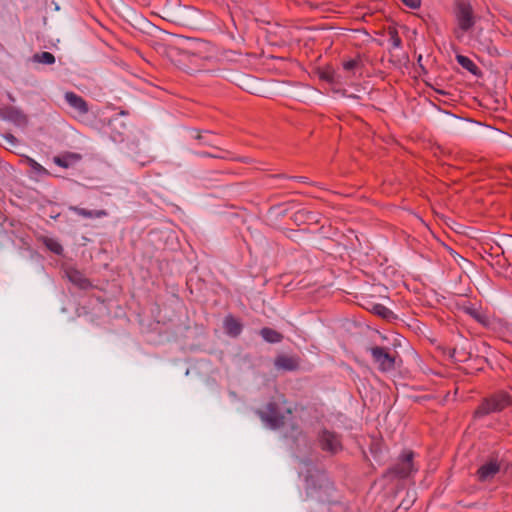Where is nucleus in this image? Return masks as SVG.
Returning a JSON list of instances; mask_svg holds the SVG:
<instances>
[{"label":"nucleus","instance_id":"5","mask_svg":"<svg viewBox=\"0 0 512 512\" xmlns=\"http://www.w3.org/2000/svg\"><path fill=\"white\" fill-rule=\"evenodd\" d=\"M65 100L68 103V105L74 110L75 118H81L88 113L89 108L87 102L76 93L66 92Z\"/></svg>","mask_w":512,"mask_h":512},{"label":"nucleus","instance_id":"15","mask_svg":"<svg viewBox=\"0 0 512 512\" xmlns=\"http://www.w3.org/2000/svg\"><path fill=\"white\" fill-rule=\"evenodd\" d=\"M44 244L47 247V249H49L51 252H53L57 255H60L63 252V247H62L61 243L55 238L46 237L44 239Z\"/></svg>","mask_w":512,"mask_h":512},{"label":"nucleus","instance_id":"16","mask_svg":"<svg viewBox=\"0 0 512 512\" xmlns=\"http://www.w3.org/2000/svg\"><path fill=\"white\" fill-rule=\"evenodd\" d=\"M368 309L373 314L380 316L384 319H387L389 317V315L391 314V311L382 304H377V303L371 304V307H369Z\"/></svg>","mask_w":512,"mask_h":512},{"label":"nucleus","instance_id":"25","mask_svg":"<svg viewBox=\"0 0 512 512\" xmlns=\"http://www.w3.org/2000/svg\"><path fill=\"white\" fill-rule=\"evenodd\" d=\"M391 40H392L393 47L398 48V47L401 46V39L399 37H397V36L396 37H392Z\"/></svg>","mask_w":512,"mask_h":512},{"label":"nucleus","instance_id":"19","mask_svg":"<svg viewBox=\"0 0 512 512\" xmlns=\"http://www.w3.org/2000/svg\"><path fill=\"white\" fill-rule=\"evenodd\" d=\"M225 331L231 336H237L241 332V322H225Z\"/></svg>","mask_w":512,"mask_h":512},{"label":"nucleus","instance_id":"26","mask_svg":"<svg viewBox=\"0 0 512 512\" xmlns=\"http://www.w3.org/2000/svg\"><path fill=\"white\" fill-rule=\"evenodd\" d=\"M55 163L61 167H67L66 163H64L60 158H55Z\"/></svg>","mask_w":512,"mask_h":512},{"label":"nucleus","instance_id":"14","mask_svg":"<svg viewBox=\"0 0 512 512\" xmlns=\"http://www.w3.org/2000/svg\"><path fill=\"white\" fill-rule=\"evenodd\" d=\"M33 61L37 63L51 65L55 63V57L52 53L44 51L41 53L34 54Z\"/></svg>","mask_w":512,"mask_h":512},{"label":"nucleus","instance_id":"21","mask_svg":"<svg viewBox=\"0 0 512 512\" xmlns=\"http://www.w3.org/2000/svg\"><path fill=\"white\" fill-rule=\"evenodd\" d=\"M464 309H465V312L469 316L474 318V320H482L480 314L478 313L477 309L474 306L469 305V306L465 307Z\"/></svg>","mask_w":512,"mask_h":512},{"label":"nucleus","instance_id":"17","mask_svg":"<svg viewBox=\"0 0 512 512\" xmlns=\"http://www.w3.org/2000/svg\"><path fill=\"white\" fill-rule=\"evenodd\" d=\"M261 335L264 338V340L270 343H276L281 340V335L278 332L269 328L262 329Z\"/></svg>","mask_w":512,"mask_h":512},{"label":"nucleus","instance_id":"6","mask_svg":"<svg viewBox=\"0 0 512 512\" xmlns=\"http://www.w3.org/2000/svg\"><path fill=\"white\" fill-rule=\"evenodd\" d=\"M371 354L382 371H390L394 368V358L383 348H371Z\"/></svg>","mask_w":512,"mask_h":512},{"label":"nucleus","instance_id":"1","mask_svg":"<svg viewBox=\"0 0 512 512\" xmlns=\"http://www.w3.org/2000/svg\"><path fill=\"white\" fill-rule=\"evenodd\" d=\"M456 26L453 30L455 38L463 44L472 46L481 51L492 53L490 38L478 39L473 36V28L475 27V16L472 7L464 2L457 5L455 10Z\"/></svg>","mask_w":512,"mask_h":512},{"label":"nucleus","instance_id":"20","mask_svg":"<svg viewBox=\"0 0 512 512\" xmlns=\"http://www.w3.org/2000/svg\"><path fill=\"white\" fill-rule=\"evenodd\" d=\"M359 67L360 62L355 59H351L343 63V68L348 72H352L353 76H356Z\"/></svg>","mask_w":512,"mask_h":512},{"label":"nucleus","instance_id":"8","mask_svg":"<svg viewBox=\"0 0 512 512\" xmlns=\"http://www.w3.org/2000/svg\"><path fill=\"white\" fill-rule=\"evenodd\" d=\"M65 275L72 284H74L75 286L82 290H87L90 287H92V284L89 281V279L86 278L82 272H80L74 267H68L65 270Z\"/></svg>","mask_w":512,"mask_h":512},{"label":"nucleus","instance_id":"3","mask_svg":"<svg viewBox=\"0 0 512 512\" xmlns=\"http://www.w3.org/2000/svg\"><path fill=\"white\" fill-rule=\"evenodd\" d=\"M0 117L3 120L10 122L22 129L25 128L28 124L27 115L24 114V112L20 109L13 106L4 107L1 109Z\"/></svg>","mask_w":512,"mask_h":512},{"label":"nucleus","instance_id":"24","mask_svg":"<svg viewBox=\"0 0 512 512\" xmlns=\"http://www.w3.org/2000/svg\"><path fill=\"white\" fill-rule=\"evenodd\" d=\"M473 36L474 37H477L478 39H484V38H488L487 36H485L483 34V29L482 28H478V27H474L473 28Z\"/></svg>","mask_w":512,"mask_h":512},{"label":"nucleus","instance_id":"13","mask_svg":"<svg viewBox=\"0 0 512 512\" xmlns=\"http://www.w3.org/2000/svg\"><path fill=\"white\" fill-rule=\"evenodd\" d=\"M456 60H457L458 64L461 65L464 69H466L473 75H477L479 69L470 58L459 54L456 56Z\"/></svg>","mask_w":512,"mask_h":512},{"label":"nucleus","instance_id":"12","mask_svg":"<svg viewBox=\"0 0 512 512\" xmlns=\"http://www.w3.org/2000/svg\"><path fill=\"white\" fill-rule=\"evenodd\" d=\"M70 210L84 218H101L107 215L104 210H87L79 207H70Z\"/></svg>","mask_w":512,"mask_h":512},{"label":"nucleus","instance_id":"23","mask_svg":"<svg viewBox=\"0 0 512 512\" xmlns=\"http://www.w3.org/2000/svg\"><path fill=\"white\" fill-rule=\"evenodd\" d=\"M402 2L411 9H417L421 5V0H402Z\"/></svg>","mask_w":512,"mask_h":512},{"label":"nucleus","instance_id":"10","mask_svg":"<svg viewBox=\"0 0 512 512\" xmlns=\"http://www.w3.org/2000/svg\"><path fill=\"white\" fill-rule=\"evenodd\" d=\"M499 471L497 462L490 461L482 465L478 470V477L481 481H488L492 479Z\"/></svg>","mask_w":512,"mask_h":512},{"label":"nucleus","instance_id":"2","mask_svg":"<svg viewBox=\"0 0 512 512\" xmlns=\"http://www.w3.org/2000/svg\"><path fill=\"white\" fill-rule=\"evenodd\" d=\"M280 403H284L282 397H279L275 402L269 403L266 411L260 412L262 421L270 428L274 429L283 424L285 417L278 407Z\"/></svg>","mask_w":512,"mask_h":512},{"label":"nucleus","instance_id":"9","mask_svg":"<svg viewBox=\"0 0 512 512\" xmlns=\"http://www.w3.org/2000/svg\"><path fill=\"white\" fill-rule=\"evenodd\" d=\"M299 365L298 359L288 355H279L275 359V366L277 369L286 371L295 370Z\"/></svg>","mask_w":512,"mask_h":512},{"label":"nucleus","instance_id":"28","mask_svg":"<svg viewBox=\"0 0 512 512\" xmlns=\"http://www.w3.org/2000/svg\"><path fill=\"white\" fill-rule=\"evenodd\" d=\"M224 320L229 321V320H235V319H234V318H232L231 316H227V317H225V319H224Z\"/></svg>","mask_w":512,"mask_h":512},{"label":"nucleus","instance_id":"22","mask_svg":"<svg viewBox=\"0 0 512 512\" xmlns=\"http://www.w3.org/2000/svg\"><path fill=\"white\" fill-rule=\"evenodd\" d=\"M5 143L9 146H16L18 144V140L16 137H14L12 134H3L2 135Z\"/></svg>","mask_w":512,"mask_h":512},{"label":"nucleus","instance_id":"27","mask_svg":"<svg viewBox=\"0 0 512 512\" xmlns=\"http://www.w3.org/2000/svg\"><path fill=\"white\" fill-rule=\"evenodd\" d=\"M296 179L299 180V181L304 182L306 178L305 177H296Z\"/></svg>","mask_w":512,"mask_h":512},{"label":"nucleus","instance_id":"11","mask_svg":"<svg viewBox=\"0 0 512 512\" xmlns=\"http://www.w3.org/2000/svg\"><path fill=\"white\" fill-rule=\"evenodd\" d=\"M321 444L323 449L336 452L340 448V442L337 436L330 432H323L321 436Z\"/></svg>","mask_w":512,"mask_h":512},{"label":"nucleus","instance_id":"7","mask_svg":"<svg viewBox=\"0 0 512 512\" xmlns=\"http://www.w3.org/2000/svg\"><path fill=\"white\" fill-rule=\"evenodd\" d=\"M412 458L413 454L411 452H405L401 457L400 463L392 470V472L401 478L410 476L415 470Z\"/></svg>","mask_w":512,"mask_h":512},{"label":"nucleus","instance_id":"4","mask_svg":"<svg viewBox=\"0 0 512 512\" xmlns=\"http://www.w3.org/2000/svg\"><path fill=\"white\" fill-rule=\"evenodd\" d=\"M510 404V397L507 394H499L495 397L487 400L478 410V413L487 414L491 412H497L504 409Z\"/></svg>","mask_w":512,"mask_h":512},{"label":"nucleus","instance_id":"18","mask_svg":"<svg viewBox=\"0 0 512 512\" xmlns=\"http://www.w3.org/2000/svg\"><path fill=\"white\" fill-rule=\"evenodd\" d=\"M27 163L31 170L38 176L49 175V172L37 161L32 158H27Z\"/></svg>","mask_w":512,"mask_h":512}]
</instances>
